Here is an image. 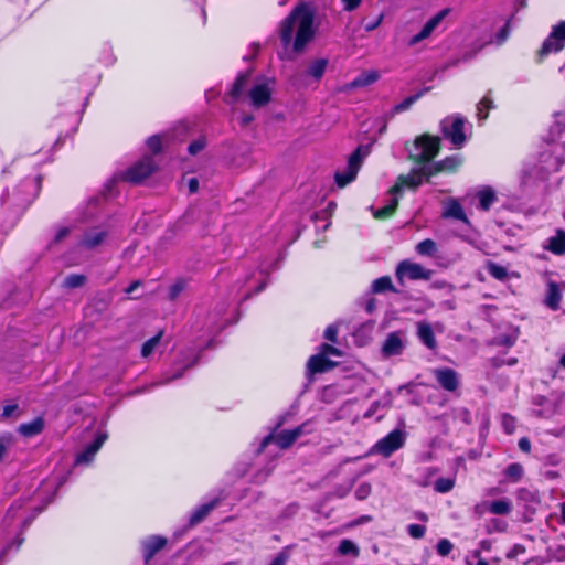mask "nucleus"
Instances as JSON below:
<instances>
[{
  "label": "nucleus",
  "instance_id": "e433bc0d",
  "mask_svg": "<svg viewBox=\"0 0 565 565\" xmlns=\"http://www.w3.org/2000/svg\"><path fill=\"white\" fill-rule=\"evenodd\" d=\"M486 269L490 276L498 280H505L508 278V269L494 262L489 260L486 265Z\"/></svg>",
  "mask_w": 565,
  "mask_h": 565
},
{
  "label": "nucleus",
  "instance_id": "37998d69",
  "mask_svg": "<svg viewBox=\"0 0 565 565\" xmlns=\"http://www.w3.org/2000/svg\"><path fill=\"white\" fill-rule=\"evenodd\" d=\"M508 522L502 520V519H498V518H493L491 520H489L486 524V531L488 534H492V533H503L508 530Z\"/></svg>",
  "mask_w": 565,
  "mask_h": 565
},
{
  "label": "nucleus",
  "instance_id": "8fccbe9b",
  "mask_svg": "<svg viewBox=\"0 0 565 565\" xmlns=\"http://www.w3.org/2000/svg\"><path fill=\"white\" fill-rule=\"evenodd\" d=\"M407 534L413 539H422L426 533V526L422 524H409L407 526Z\"/></svg>",
  "mask_w": 565,
  "mask_h": 565
},
{
  "label": "nucleus",
  "instance_id": "5fc2aeb1",
  "mask_svg": "<svg viewBox=\"0 0 565 565\" xmlns=\"http://www.w3.org/2000/svg\"><path fill=\"white\" fill-rule=\"evenodd\" d=\"M206 146V141L203 137L192 141L189 147H188V151L190 154L194 156L196 153H199L201 150H203Z\"/></svg>",
  "mask_w": 565,
  "mask_h": 565
},
{
  "label": "nucleus",
  "instance_id": "052dcab7",
  "mask_svg": "<svg viewBox=\"0 0 565 565\" xmlns=\"http://www.w3.org/2000/svg\"><path fill=\"white\" fill-rule=\"evenodd\" d=\"M321 353L324 354V356H328V355L340 356L341 355V352L339 349H337L335 347L328 344V343H323L321 345Z\"/></svg>",
  "mask_w": 565,
  "mask_h": 565
},
{
  "label": "nucleus",
  "instance_id": "0eeeda50",
  "mask_svg": "<svg viewBox=\"0 0 565 565\" xmlns=\"http://www.w3.org/2000/svg\"><path fill=\"white\" fill-rule=\"evenodd\" d=\"M406 441V431L396 428L386 436L377 440L370 450V454L381 455L384 458L391 457L395 451L401 449Z\"/></svg>",
  "mask_w": 565,
  "mask_h": 565
},
{
  "label": "nucleus",
  "instance_id": "5701e85b",
  "mask_svg": "<svg viewBox=\"0 0 565 565\" xmlns=\"http://www.w3.org/2000/svg\"><path fill=\"white\" fill-rule=\"evenodd\" d=\"M167 540L159 535H152L142 542V554L148 563L160 550L164 547Z\"/></svg>",
  "mask_w": 565,
  "mask_h": 565
},
{
  "label": "nucleus",
  "instance_id": "4468645a",
  "mask_svg": "<svg viewBox=\"0 0 565 565\" xmlns=\"http://www.w3.org/2000/svg\"><path fill=\"white\" fill-rule=\"evenodd\" d=\"M108 228L104 225L86 228L77 242V247L84 249H94L100 246L108 236Z\"/></svg>",
  "mask_w": 565,
  "mask_h": 565
},
{
  "label": "nucleus",
  "instance_id": "dca6fc26",
  "mask_svg": "<svg viewBox=\"0 0 565 565\" xmlns=\"http://www.w3.org/2000/svg\"><path fill=\"white\" fill-rule=\"evenodd\" d=\"M271 82L267 78L257 81L249 89L248 96L254 107H263L267 105L271 98Z\"/></svg>",
  "mask_w": 565,
  "mask_h": 565
},
{
  "label": "nucleus",
  "instance_id": "49530a36",
  "mask_svg": "<svg viewBox=\"0 0 565 565\" xmlns=\"http://www.w3.org/2000/svg\"><path fill=\"white\" fill-rule=\"evenodd\" d=\"M75 226H60L55 234H54V237L52 239V243L51 244H60L61 242L64 241L65 237H67L71 233H73L75 231Z\"/></svg>",
  "mask_w": 565,
  "mask_h": 565
},
{
  "label": "nucleus",
  "instance_id": "473e14b6",
  "mask_svg": "<svg viewBox=\"0 0 565 565\" xmlns=\"http://www.w3.org/2000/svg\"><path fill=\"white\" fill-rule=\"evenodd\" d=\"M380 78V75L376 71L363 72L358 77H355L351 83L347 86L348 88H358L365 87L373 83H375Z\"/></svg>",
  "mask_w": 565,
  "mask_h": 565
},
{
  "label": "nucleus",
  "instance_id": "a18cd8bd",
  "mask_svg": "<svg viewBox=\"0 0 565 565\" xmlns=\"http://www.w3.org/2000/svg\"><path fill=\"white\" fill-rule=\"evenodd\" d=\"M86 282V276L82 274H71L63 282V287L67 289L79 288Z\"/></svg>",
  "mask_w": 565,
  "mask_h": 565
},
{
  "label": "nucleus",
  "instance_id": "f704fd0d",
  "mask_svg": "<svg viewBox=\"0 0 565 565\" xmlns=\"http://www.w3.org/2000/svg\"><path fill=\"white\" fill-rule=\"evenodd\" d=\"M163 331H159L156 335L148 339L141 347V356L148 359L153 354L161 345Z\"/></svg>",
  "mask_w": 565,
  "mask_h": 565
},
{
  "label": "nucleus",
  "instance_id": "c9c22d12",
  "mask_svg": "<svg viewBox=\"0 0 565 565\" xmlns=\"http://www.w3.org/2000/svg\"><path fill=\"white\" fill-rule=\"evenodd\" d=\"M428 90H429V88H423L419 92H417L416 94L406 97L399 104L394 106V111L395 113H403V111L407 110L408 108H411V106L416 100H418L422 96H424Z\"/></svg>",
  "mask_w": 565,
  "mask_h": 565
},
{
  "label": "nucleus",
  "instance_id": "864d4df0",
  "mask_svg": "<svg viewBox=\"0 0 565 565\" xmlns=\"http://www.w3.org/2000/svg\"><path fill=\"white\" fill-rule=\"evenodd\" d=\"M502 427L507 434L514 433L515 429V419L509 414L502 415L501 419Z\"/></svg>",
  "mask_w": 565,
  "mask_h": 565
},
{
  "label": "nucleus",
  "instance_id": "4c0bfd02",
  "mask_svg": "<svg viewBox=\"0 0 565 565\" xmlns=\"http://www.w3.org/2000/svg\"><path fill=\"white\" fill-rule=\"evenodd\" d=\"M504 476L512 482H518L524 475L523 466L519 462L510 463L503 471Z\"/></svg>",
  "mask_w": 565,
  "mask_h": 565
},
{
  "label": "nucleus",
  "instance_id": "39448f33",
  "mask_svg": "<svg viewBox=\"0 0 565 565\" xmlns=\"http://www.w3.org/2000/svg\"><path fill=\"white\" fill-rule=\"evenodd\" d=\"M312 431L309 422H306L292 429L281 430L277 435L269 434L262 440L258 452H262L269 444L275 443L280 449L289 448L300 436Z\"/></svg>",
  "mask_w": 565,
  "mask_h": 565
},
{
  "label": "nucleus",
  "instance_id": "774afa93",
  "mask_svg": "<svg viewBox=\"0 0 565 565\" xmlns=\"http://www.w3.org/2000/svg\"><path fill=\"white\" fill-rule=\"evenodd\" d=\"M518 446L521 451L530 452L531 451V441L527 437H522L519 439Z\"/></svg>",
  "mask_w": 565,
  "mask_h": 565
},
{
  "label": "nucleus",
  "instance_id": "b1692460",
  "mask_svg": "<svg viewBox=\"0 0 565 565\" xmlns=\"http://www.w3.org/2000/svg\"><path fill=\"white\" fill-rule=\"evenodd\" d=\"M461 158L458 154L447 157L440 161H437L433 164L428 163L429 170L431 171V175L437 174L438 172L447 171L454 172L461 164Z\"/></svg>",
  "mask_w": 565,
  "mask_h": 565
},
{
  "label": "nucleus",
  "instance_id": "e2e57ef3",
  "mask_svg": "<svg viewBox=\"0 0 565 565\" xmlns=\"http://www.w3.org/2000/svg\"><path fill=\"white\" fill-rule=\"evenodd\" d=\"M18 411V404H7L2 407L1 416L9 418Z\"/></svg>",
  "mask_w": 565,
  "mask_h": 565
},
{
  "label": "nucleus",
  "instance_id": "c756f323",
  "mask_svg": "<svg viewBox=\"0 0 565 565\" xmlns=\"http://www.w3.org/2000/svg\"><path fill=\"white\" fill-rule=\"evenodd\" d=\"M249 82V73H243V74H239L230 93H228V96L227 98H230V100H226L227 103H235L243 94V92L245 90L247 84Z\"/></svg>",
  "mask_w": 565,
  "mask_h": 565
},
{
  "label": "nucleus",
  "instance_id": "0e129e2a",
  "mask_svg": "<svg viewBox=\"0 0 565 565\" xmlns=\"http://www.w3.org/2000/svg\"><path fill=\"white\" fill-rule=\"evenodd\" d=\"M9 444H10V437L2 436L0 438V462L2 461V459L4 458V456L7 454Z\"/></svg>",
  "mask_w": 565,
  "mask_h": 565
},
{
  "label": "nucleus",
  "instance_id": "13d9d810",
  "mask_svg": "<svg viewBox=\"0 0 565 565\" xmlns=\"http://www.w3.org/2000/svg\"><path fill=\"white\" fill-rule=\"evenodd\" d=\"M363 0H341L343 10L348 12H352L356 10Z\"/></svg>",
  "mask_w": 565,
  "mask_h": 565
},
{
  "label": "nucleus",
  "instance_id": "6e6d98bb",
  "mask_svg": "<svg viewBox=\"0 0 565 565\" xmlns=\"http://www.w3.org/2000/svg\"><path fill=\"white\" fill-rule=\"evenodd\" d=\"M510 33V24L507 22L497 33L495 35V42L497 44H502L509 36Z\"/></svg>",
  "mask_w": 565,
  "mask_h": 565
},
{
  "label": "nucleus",
  "instance_id": "09e8293b",
  "mask_svg": "<svg viewBox=\"0 0 565 565\" xmlns=\"http://www.w3.org/2000/svg\"><path fill=\"white\" fill-rule=\"evenodd\" d=\"M454 548V544L448 539H440L437 542L436 551L440 556H447Z\"/></svg>",
  "mask_w": 565,
  "mask_h": 565
},
{
  "label": "nucleus",
  "instance_id": "680f3d73",
  "mask_svg": "<svg viewBox=\"0 0 565 565\" xmlns=\"http://www.w3.org/2000/svg\"><path fill=\"white\" fill-rule=\"evenodd\" d=\"M494 342L498 344V345H503L505 348H510L514 344L515 342V338L511 337V335H500L498 337Z\"/></svg>",
  "mask_w": 565,
  "mask_h": 565
},
{
  "label": "nucleus",
  "instance_id": "a878e982",
  "mask_svg": "<svg viewBox=\"0 0 565 565\" xmlns=\"http://www.w3.org/2000/svg\"><path fill=\"white\" fill-rule=\"evenodd\" d=\"M220 500V498H215L206 503L201 504L195 510H193L189 519L190 526H193L202 522L207 516V514L218 505Z\"/></svg>",
  "mask_w": 565,
  "mask_h": 565
},
{
  "label": "nucleus",
  "instance_id": "2f4dec72",
  "mask_svg": "<svg viewBox=\"0 0 565 565\" xmlns=\"http://www.w3.org/2000/svg\"><path fill=\"white\" fill-rule=\"evenodd\" d=\"M44 428V419L42 417H35L29 423L21 424L19 433L25 437H32L40 434Z\"/></svg>",
  "mask_w": 565,
  "mask_h": 565
},
{
  "label": "nucleus",
  "instance_id": "9d476101",
  "mask_svg": "<svg viewBox=\"0 0 565 565\" xmlns=\"http://www.w3.org/2000/svg\"><path fill=\"white\" fill-rule=\"evenodd\" d=\"M154 170L156 164L152 157H143L122 173V179L130 183L138 184L148 178Z\"/></svg>",
  "mask_w": 565,
  "mask_h": 565
},
{
  "label": "nucleus",
  "instance_id": "4be33fe9",
  "mask_svg": "<svg viewBox=\"0 0 565 565\" xmlns=\"http://www.w3.org/2000/svg\"><path fill=\"white\" fill-rule=\"evenodd\" d=\"M544 249L548 250L553 255L562 256L565 254V231L557 228L555 234L548 237L543 245Z\"/></svg>",
  "mask_w": 565,
  "mask_h": 565
},
{
  "label": "nucleus",
  "instance_id": "ddd939ff",
  "mask_svg": "<svg viewBox=\"0 0 565 565\" xmlns=\"http://www.w3.org/2000/svg\"><path fill=\"white\" fill-rule=\"evenodd\" d=\"M433 374L438 385L446 392L460 395L458 392L460 386V374L451 367H437L433 370Z\"/></svg>",
  "mask_w": 565,
  "mask_h": 565
},
{
  "label": "nucleus",
  "instance_id": "f3484780",
  "mask_svg": "<svg viewBox=\"0 0 565 565\" xmlns=\"http://www.w3.org/2000/svg\"><path fill=\"white\" fill-rule=\"evenodd\" d=\"M513 503L508 498H502L494 501H482L475 507V512L479 515L491 513L494 515H508L512 512Z\"/></svg>",
  "mask_w": 565,
  "mask_h": 565
},
{
  "label": "nucleus",
  "instance_id": "a19ab883",
  "mask_svg": "<svg viewBox=\"0 0 565 565\" xmlns=\"http://www.w3.org/2000/svg\"><path fill=\"white\" fill-rule=\"evenodd\" d=\"M455 483H456L455 477L438 478L434 482V490L438 493H448L454 489Z\"/></svg>",
  "mask_w": 565,
  "mask_h": 565
},
{
  "label": "nucleus",
  "instance_id": "338daca9",
  "mask_svg": "<svg viewBox=\"0 0 565 565\" xmlns=\"http://www.w3.org/2000/svg\"><path fill=\"white\" fill-rule=\"evenodd\" d=\"M351 488L352 483H350L349 486L337 487L333 491V495L338 498H344L350 492Z\"/></svg>",
  "mask_w": 565,
  "mask_h": 565
},
{
  "label": "nucleus",
  "instance_id": "7c9ffc66",
  "mask_svg": "<svg viewBox=\"0 0 565 565\" xmlns=\"http://www.w3.org/2000/svg\"><path fill=\"white\" fill-rule=\"evenodd\" d=\"M476 196L478 198V207L482 211H489L491 205L497 201V194L491 186L481 188Z\"/></svg>",
  "mask_w": 565,
  "mask_h": 565
},
{
  "label": "nucleus",
  "instance_id": "a211bd4d",
  "mask_svg": "<svg viewBox=\"0 0 565 565\" xmlns=\"http://www.w3.org/2000/svg\"><path fill=\"white\" fill-rule=\"evenodd\" d=\"M441 217L445 220L461 221L467 226H471L470 220L467 217L465 210L460 202L455 198H449L443 201Z\"/></svg>",
  "mask_w": 565,
  "mask_h": 565
},
{
  "label": "nucleus",
  "instance_id": "bf43d9fd",
  "mask_svg": "<svg viewBox=\"0 0 565 565\" xmlns=\"http://www.w3.org/2000/svg\"><path fill=\"white\" fill-rule=\"evenodd\" d=\"M324 338L331 342H337L338 328L334 324H330L324 330Z\"/></svg>",
  "mask_w": 565,
  "mask_h": 565
},
{
  "label": "nucleus",
  "instance_id": "2eb2a0df",
  "mask_svg": "<svg viewBox=\"0 0 565 565\" xmlns=\"http://www.w3.org/2000/svg\"><path fill=\"white\" fill-rule=\"evenodd\" d=\"M450 9L446 8L440 10L434 17H431L423 26V29L415 35H413L407 44L408 46H415L419 42L428 39L433 32L438 28V25L443 22V20L449 14Z\"/></svg>",
  "mask_w": 565,
  "mask_h": 565
},
{
  "label": "nucleus",
  "instance_id": "393cba45",
  "mask_svg": "<svg viewBox=\"0 0 565 565\" xmlns=\"http://www.w3.org/2000/svg\"><path fill=\"white\" fill-rule=\"evenodd\" d=\"M416 329L419 341L429 350H435L437 341L431 326L428 322L420 321L417 323Z\"/></svg>",
  "mask_w": 565,
  "mask_h": 565
},
{
  "label": "nucleus",
  "instance_id": "de8ad7c7",
  "mask_svg": "<svg viewBox=\"0 0 565 565\" xmlns=\"http://www.w3.org/2000/svg\"><path fill=\"white\" fill-rule=\"evenodd\" d=\"M186 281L184 279H178L173 285L169 288V298L174 300L179 297V295L185 289Z\"/></svg>",
  "mask_w": 565,
  "mask_h": 565
},
{
  "label": "nucleus",
  "instance_id": "6ab92c4d",
  "mask_svg": "<svg viewBox=\"0 0 565 565\" xmlns=\"http://www.w3.org/2000/svg\"><path fill=\"white\" fill-rule=\"evenodd\" d=\"M106 439L107 434L99 433L89 445H87L79 454H77L74 463L76 466L89 465L94 460L96 454L102 448Z\"/></svg>",
  "mask_w": 565,
  "mask_h": 565
},
{
  "label": "nucleus",
  "instance_id": "58836bf2",
  "mask_svg": "<svg viewBox=\"0 0 565 565\" xmlns=\"http://www.w3.org/2000/svg\"><path fill=\"white\" fill-rule=\"evenodd\" d=\"M337 551L340 555H352L353 557H358L360 554L359 546L348 539H344L339 543Z\"/></svg>",
  "mask_w": 565,
  "mask_h": 565
},
{
  "label": "nucleus",
  "instance_id": "20e7f679",
  "mask_svg": "<svg viewBox=\"0 0 565 565\" xmlns=\"http://www.w3.org/2000/svg\"><path fill=\"white\" fill-rule=\"evenodd\" d=\"M54 493L46 500L45 505L32 508L30 514L26 513V503L29 500H15L8 509L3 519V525L7 529L19 527L23 532L32 521L43 511V509L53 500Z\"/></svg>",
  "mask_w": 565,
  "mask_h": 565
},
{
  "label": "nucleus",
  "instance_id": "ea45409f",
  "mask_svg": "<svg viewBox=\"0 0 565 565\" xmlns=\"http://www.w3.org/2000/svg\"><path fill=\"white\" fill-rule=\"evenodd\" d=\"M416 253L422 256H434L437 252V244L430 239L426 238L422 242H419L416 247Z\"/></svg>",
  "mask_w": 565,
  "mask_h": 565
},
{
  "label": "nucleus",
  "instance_id": "c03bdc74",
  "mask_svg": "<svg viewBox=\"0 0 565 565\" xmlns=\"http://www.w3.org/2000/svg\"><path fill=\"white\" fill-rule=\"evenodd\" d=\"M491 108H493V102L488 95H486L477 105V115L480 121L488 118V111Z\"/></svg>",
  "mask_w": 565,
  "mask_h": 565
},
{
  "label": "nucleus",
  "instance_id": "412c9836",
  "mask_svg": "<svg viewBox=\"0 0 565 565\" xmlns=\"http://www.w3.org/2000/svg\"><path fill=\"white\" fill-rule=\"evenodd\" d=\"M199 360V354L194 353L193 350H189L186 353H184V358L173 365V373L171 375H167L163 381L160 382V384H167L173 380L180 379L183 375V372L193 366Z\"/></svg>",
  "mask_w": 565,
  "mask_h": 565
},
{
  "label": "nucleus",
  "instance_id": "f257e3e1",
  "mask_svg": "<svg viewBox=\"0 0 565 565\" xmlns=\"http://www.w3.org/2000/svg\"><path fill=\"white\" fill-rule=\"evenodd\" d=\"M439 147V137L422 135L414 140L413 147L408 150L409 157L423 164L413 168L408 174L398 177L396 184L391 190L392 198L388 203L374 212L376 218H384L393 214L398 204L397 194L404 188L416 189L424 179L428 180L431 177L428 163L438 154Z\"/></svg>",
  "mask_w": 565,
  "mask_h": 565
},
{
  "label": "nucleus",
  "instance_id": "3c124183",
  "mask_svg": "<svg viewBox=\"0 0 565 565\" xmlns=\"http://www.w3.org/2000/svg\"><path fill=\"white\" fill-rule=\"evenodd\" d=\"M371 491H372V486L369 482H363V483L359 484V487L356 488V490L354 492V495L358 500L361 501V500L366 499L371 494Z\"/></svg>",
  "mask_w": 565,
  "mask_h": 565
},
{
  "label": "nucleus",
  "instance_id": "72a5a7b5",
  "mask_svg": "<svg viewBox=\"0 0 565 565\" xmlns=\"http://www.w3.org/2000/svg\"><path fill=\"white\" fill-rule=\"evenodd\" d=\"M328 63L327 58H317L312 61L307 68V75L312 77L315 81H320L326 73Z\"/></svg>",
  "mask_w": 565,
  "mask_h": 565
},
{
  "label": "nucleus",
  "instance_id": "9b49d317",
  "mask_svg": "<svg viewBox=\"0 0 565 565\" xmlns=\"http://www.w3.org/2000/svg\"><path fill=\"white\" fill-rule=\"evenodd\" d=\"M431 276L433 270L411 260H402L396 268V277L399 281L404 278L409 280H429Z\"/></svg>",
  "mask_w": 565,
  "mask_h": 565
},
{
  "label": "nucleus",
  "instance_id": "aec40b11",
  "mask_svg": "<svg viewBox=\"0 0 565 565\" xmlns=\"http://www.w3.org/2000/svg\"><path fill=\"white\" fill-rule=\"evenodd\" d=\"M405 349V341L401 332H391L387 334L386 339L382 344V355L385 358H391L395 355H399L403 353Z\"/></svg>",
  "mask_w": 565,
  "mask_h": 565
},
{
  "label": "nucleus",
  "instance_id": "c85d7f7f",
  "mask_svg": "<svg viewBox=\"0 0 565 565\" xmlns=\"http://www.w3.org/2000/svg\"><path fill=\"white\" fill-rule=\"evenodd\" d=\"M561 300H562V290H561L559 285L555 281H550L547 284V290H546V296H545V300H544L545 305L550 309L556 310L559 307Z\"/></svg>",
  "mask_w": 565,
  "mask_h": 565
},
{
  "label": "nucleus",
  "instance_id": "69168bd1",
  "mask_svg": "<svg viewBox=\"0 0 565 565\" xmlns=\"http://www.w3.org/2000/svg\"><path fill=\"white\" fill-rule=\"evenodd\" d=\"M65 480H66V477L60 478L57 481L56 480L45 481L43 483V487H45L46 489L54 488V493H55L57 491V489L65 482Z\"/></svg>",
  "mask_w": 565,
  "mask_h": 565
},
{
  "label": "nucleus",
  "instance_id": "423d86ee",
  "mask_svg": "<svg viewBox=\"0 0 565 565\" xmlns=\"http://www.w3.org/2000/svg\"><path fill=\"white\" fill-rule=\"evenodd\" d=\"M369 154V147H358L349 157L348 164L343 171L334 173V181L338 188L342 189L353 182L362 166L363 159Z\"/></svg>",
  "mask_w": 565,
  "mask_h": 565
},
{
  "label": "nucleus",
  "instance_id": "4d7b16f0",
  "mask_svg": "<svg viewBox=\"0 0 565 565\" xmlns=\"http://www.w3.org/2000/svg\"><path fill=\"white\" fill-rule=\"evenodd\" d=\"M383 19H384V14L381 13L374 20L365 22L364 23L365 31L366 32H372L375 29H377L381 25V23L383 22Z\"/></svg>",
  "mask_w": 565,
  "mask_h": 565
},
{
  "label": "nucleus",
  "instance_id": "7ed1b4c3",
  "mask_svg": "<svg viewBox=\"0 0 565 565\" xmlns=\"http://www.w3.org/2000/svg\"><path fill=\"white\" fill-rule=\"evenodd\" d=\"M41 186L40 178L24 179L17 188L12 195L6 189L1 195V204L14 213H22L38 196Z\"/></svg>",
  "mask_w": 565,
  "mask_h": 565
},
{
  "label": "nucleus",
  "instance_id": "bb28decb",
  "mask_svg": "<svg viewBox=\"0 0 565 565\" xmlns=\"http://www.w3.org/2000/svg\"><path fill=\"white\" fill-rule=\"evenodd\" d=\"M267 276H268V269L265 268L264 266H260L259 268H257L255 270H252L250 273L246 274L245 279L242 282L239 288L245 286L252 279H255L257 281V285L254 288V294H258L262 290H264V288L266 287V285H267Z\"/></svg>",
  "mask_w": 565,
  "mask_h": 565
},
{
  "label": "nucleus",
  "instance_id": "cd10ccee",
  "mask_svg": "<svg viewBox=\"0 0 565 565\" xmlns=\"http://www.w3.org/2000/svg\"><path fill=\"white\" fill-rule=\"evenodd\" d=\"M334 364L321 352L310 356L307 363L308 371L312 374L330 370Z\"/></svg>",
  "mask_w": 565,
  "mask_h": 565
},
{
  "label": "nucleus",
  "instance_id": "f8f14e48",
  "mask_svg": "<svg viewBox=\"0 0 565 565\" xmlns=\"http://www.w3.org/2000/svg\"><path fill=\"white\" fill-rule=\"evenodd\" d=\"M565 46V20L552 28L550 35L544 40L540 55L545 56L557 53Z\"/></svg>",
  "mask_w": 565,
  "mask_h": 565
},
{
  "label": "nucleus",
  "instance_id": "603ef678",
  "mask_svg": "<svg viewBox=\"0 0 565 565\" xmlns=\"http://www.w3.org/2000/svg\"><path fill=\"white\" fill-rule=\"evenodd\" d=\"M161 145L162 140L160 135H153L147 139V146L153 153H159L161 151Z\"/></svg>",
  "mask_w": 565,
  "mask_h": 565
},
{
  "label": "nucleus",
  "instance_id": "1a4fd4ad",
  "mask_svg": "<svg viewBox=\"0 0 565 565\" xmlns=\"http://www.w3.org/2000/svg\"><path fill=\"white\" fill-rule=\"evenodd\" d=\"M465 118L460 115L448 116L440 121V129L444 137L449 140L455 148H461L466 142L463 134Z\"/></svg>",
  "mask_w": 565,
  "mask_h": 565
},
{
  "label": "nucleus",
  "instance_id": "f03ea898",
  "mask_svg": "<svg viewBox=\"0 0 565 565\" xmlns=\"http://www.w3.org/2000/svg\"><path fill=\"white\" fill-rule=\"evenodd\" d=\"M316 31L315 11L310 6L302 3L281 21L279 36L285 47L292 42L294 51L300 53L315 38Z\"/></svg>",
  "mask_w": 565,
  "mask_h": 565
},
{
  "label": "nucleus",
  "instance_id": "79ce46f5",
  "mask_svg": "<svg viewBox=\"0 0 565 565\" xmlns=\"http://www.w3.org/2000/svg\"><path fill=\"white\" fill-rule=\"evenodd\" d=\"M388 290L395 291L392 280L388 276L380 277L372 282V291L375 294H381Z\"/></svg>",
  "mask_w": 565,
  "mask_h": 565
},
{
  "label": "nucleus",
  "instance_id": "6e6552de",
  "mask_svg": "<svg viewBox=\"0 0 565 565\" xmlns=\"http://www.w3.org/2000/svg\"><path fill=\"white\" fill-rule=\"evenodd\" d=\"M227 308L226 303L217 305L213 311L209 312L201 330H203L207 335L217 334L225 327L231 323H235L237 319H232L227 317Z\"/></svg>",
  "mask_w": 565,
  "mask_h": 565
}]
</instances>
